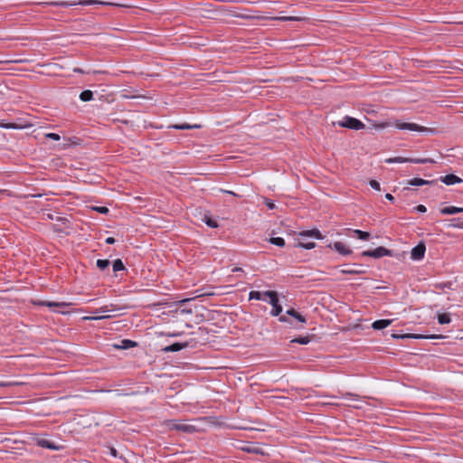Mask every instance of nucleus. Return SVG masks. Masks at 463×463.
<instances>
[{
	"label": "nucleus",
	"mask_w": 463,
	"mask_h": 463,
	"mask_svg": "<svg viewBox=\"0 0 463 463\" xmlns=\"http://www.w3.org/2000/svg\"><path fill=\"white\" fill-rule=\"evenodd\" d=\"M203 220L211 228H217L219 226L217 221L207 214L204 215Z\"/></svg>",
	"instance_id": "obj_27"
},
{
	"label": "nucleus",
	"mask_w": 463,
	"mask_h": 463,
	"mask_svg": "<svg viewBox=\"0 0 463 463\" xmlns=\"http://www.w3.org/2000/svg\"><path fill=\"white\" fill-rule=\"evenodd\" d=\"M94 210L102 214H107L109 213V208L106 206H98L95 207Z\"/></svg>",
	"instance_id": "obj_39"
},
{
	"label": "nucleus",
	"mask_w": 463,
	"mask_h": 463,
	"mask_svg": "<svg viewBox=\"0 0 463 463\" xmlns=\"http://www.w3.org/2000/svg\"><path fill=\"white\" fill-rule=\"evenodd\" d=\"M112 268L114 272L121 271L125 269V265L120 259H117L113 261Z\"/></svg>",
	"instance_id": "obj_30"
},
{
	"label": "nucleus",
	"mask_w": 463,
	"mask_h": 463,
	"mask_svg": "<svg viewBox=\"0 0 463 463\" xmlns=\"http://www.w3.org/2000/svg\"><path fill=\"white\" fill-rule=\"evenodd\" d=\"M266 206H267L269 209L273 210V209L275 208V203H274L272 201L268 200V201L266 202Z\"/></svg>",
	"instance_id": "obj_44"
},
{
	"label": "nucleus",
	"mask_w": 463,
	"mask_h": 463,
	"mask_svg": "<svg viewBox=\"0 0 463 463\" xmlns=\"http://www.w3.org/2000/svg\"><path fill=\"white\" fill-rule=\"evenodd\" d=\"M80 99L84 102L92 100L93 99V92L90 90H85L81 91L80 94Z\"/></svg>",
	"instance_id": "obj_26"
},
{
	"label": "nucleus",
	"mask_w": 463,
	"mask_h": 463,
	"mask_svg": "<svg viewBox=\"0 0 463 463\" xmlns=\"http://www.w3.org/2000/svg\"><path fill=\"white\" fill-rule=\"evenodd\" d=\"M92 314L96 315L95 317H90V319H93V320H102V319H107V318H109L110 316H99V309H95L93 311H91Z\"/></svg>",
	"instance_id": "obj_36"
},
{
	"label": "nucleus",
	"mask_w": 463,
	"mask_h": 463,
	"mask_svg": "<svg viewBox=\"0 0 463 463\" xmlns=\"http://www.w3.org/2000/svg\"><path fill=\"white\" fill-rule=\"evenodd\" d=\"M169 428H170V430H175L177 431H181L184 433H189V434L194 433L197 430L195 426L188 424L184 421H177V420H173L169 424Z\"/></svg>",
	"instance_id": "obj_6"
},
{
	"label": "nucleus",
	"mask_w": 463,
	"mask_h": 463,
	"mask_svg": "<svg viewBox=\"0 0 463 463\" xmlns=\"http://www.w3.org/2000/svg\"><path fill=\"white\" fill-rule=\"evenodd\" d=\"M385 198L391 202L394 201V197L391 194H386Z\"/></svg>",
	"instance_id": "obj_48"
},
{
	"label": "nucleus",
	"mask_w": 463,
	"mask_h": 463,
	"mask_svg": "<svg viewBox=\"0 0 463 463\" xmlns=\"http://www.w3.org/2000/svg\"><path fill=\"white\" fill-rule=\"evenodd\" d=\"M192 298H184L182 300L179 301V304L180 306H183L184 304H185L186 302H189Z\"/></svg>",
	"instance_id": "obj_50"
},
{
	"label": "nucleus",
	"mask_w": 463,
	"mask_h": 463,
	"mask_svg": "<svg viewBox=\"0 0 463 463\" xmlns=\"http://www.w3.org/2000/svg\"><path fill=\"white\" fill-rule=\"evenodd\" d=\"M292 343H297L299 345H307L310 342V336L305 335V336H298L291 340Z\"/></svg>",
	"instance_id": "obj_32"
},
{
	"label": "nucleus",
	"mask_w": 463,
	"mask_h": 463,
	"mask_svg": "<svg viewBox=\"0 0 463 463\" xmlns=\"http://www.w3.org/2000/svg\"><path fill=\"white\" fill-rule=\"evenodd\" d=\"M279 321L281 323L288 324L291 327H294L296 329H301L303 326H298L297 324H295L292 320H290L287 315H279Z\"/></svg>",
	"instance_id": "obj_24"
},
{
	"label": "nucleus",
	"mask_w": 463,
	"mask_h": 463,
	"mask_svg": "<svg viewBox=\"0 0 463 463\" xmlns=\"http://www.w3.org/2000/svg\"><path fill=\"white\" fill-rule=\"evenodd\" d=\"M344 396H350V397H354L355 401H358L359 400V396L356 395V394H354V393H351V392H345L344 394Z\"/></svg>",
	"instance_id": "obj_47"
},
{
	"label": "nucleus",
	"mask_w": 463,
	"mask_h": 463,
	"mask_svg": "<svg viewBox=\"0 0 463 463\" xmlns=\"http://www.w3.org/2000/svg\"><path fill=\"white\" fill-rule=\"evenodd\" d=\"M109 454L114 458L118 457V450L114 447L109 448Z\"/></svg>",
	"instance_id": "obj_43"
},
{
	"label": "nucleus",
	"mask_w": 463,
	"mask_h": 463,
	"mask_svg": "<svg viewBox=\"0 0 463 463\" xmlns=\"http://www.w3.org/2000/svg\"><path fill=\"white\" fill-rule=\"evenodd\" d=\"M0 128L5 129H21L24 127L16 123H7L5 120L0 121Z\"/></svg>",
	"instance_id": "obj_25"
},
{
	"label": "nucleus",
	"mask_w": 463,
	"mask_h": 463,
	"mask_svg": "<svg viewBox=\"0 0 463 463\" xmlns=\"http://www.w3.org/2000/svg\"><path fill=\"white\" fill-rule=\"evenodd\" d=\"M188 345H189L188 342H184V343L176 342V343H174L170 345H167V346L162 348V351L164 353L179 352V351L188 347Z\"/></svg>",
	"instance_id": "obj_11"
},
{
	"label": "nucleus",
	"mask_w": 463,
	"mask_h": 463,
	"mask_svg": "<svg viewBox=\"0 0 463 463\" xmlns=\"http://www.w3.org/2000/svg\"><path fill=\"white\" fill-rule=\"evenodd\" d=\"M137 345V343L135 342V341H132L130 339H123V340L120 341L119 344L114 345V347L117 348V349L127 350V349L135 347Z\"/></svg>",
	"instance_id": "obj_17"
},
{
	"label": "nucleus",
	"mask_w": 463,
	"mask_h": 463,
	"mask_svg": "<svg viewBox=\"0 0 463 463\" xmlns=\"http://www.w3.org/2000/svg\"><path fill=\"white\" fill-rule=\"evenodd\" d=\"M265 294L269 298V304L272 306L270 315L272 317H279L282 312V307L279 304L278 292L274 290H267Z\"/></svg>",
	"instance_id": "obj_2"
},
{
	"label": "nucleus",
	"mask_w": 463,
	"mask_h": 463,
	"mask_svg": "<svg viewBox=\"0 0 463 463\" xmlns=\"http://www.w3.org/2000/svg\"><path fill=\"white\" fill-rule=\"evenodd\" d=\"M165 335L169 337H177V336L182 335L183 333L182 332H173V333H165Z\"/></svg>",
	"instance_id": "obj_42"
},
{
	"label": "nucleus",
	"mask_w": 463,
	"mask_h": 463,
	"mask_svg": "<svg viewBox=\"0 0 463 463\" xmlns=\"http://www.w3.org/2000/svg\"><path fill=\"white\" fill-rule=\"evenodd\" d=\"M241 449L247 453H251V454H260V455H263V451L261 449V448H260L259 446L253 444V443H250L244 447L241 448Z\"/></svg>",
	"instance_id": "obj_21"
},
{
	"label": "nucleus",
	"mask_w": 463,
	"mask_h": 463,
	"mask_svg": "<svg viewBox=\"0 0 463 463\" xmlns=\"http://www.w3.org/2000/svg\"><path fill=\"white\" fill-rule=\"evenodd\" d=\"M393 126L400 129V130H411L420 133H427V134H433L436 132L434 128L423 127L420 125H418L416 123H407V122H402L400 120H395L393 122Z\"/></svg>",
	"instance_id": "obj_1"
},
{
	"label": "nucleus",
	"mask_w": 463,
	"mask_h": 463,
	"mask_svg": "<svg viewBox=\"0 0 463 463\" xmlns=\"http://www.w3.org/2000/svg\"><path fill=\"white\" fill-rule=\"evenodd\" d=\"M352 232L356 235L357 239L362 241H369L371 238V234L368 232L361 230H353Z\"/></svg>",
	"instance_id": "obj_23"
},
{
	"label": "nucleus",
	"mask_w": 463,
	"mask_h": 463,
	"mask_svg": "<svg viewBox=\"0 0 463 463\" xmlns=\"http://www.w3.org/2000/svg\"><path fill=\"white\" fill-rule=\"evenodd\" d=\"M414 210L419 212V213H426L427 208L423 204H419L416 207H414Z\"/></svg>",
	"instance_id": "obj_41"
},
{
	"label": "nucleus",
	"mask_w": 463,
	"mask_h": 463,
	"mask_svg": "<svg viewBox=\"0 0 463 463\" xmlns=\"http://www.w3.org/2000/svg\"><path fill=\"white\" fill-rule=\"evenodd\" d=\"M96 265L99 269L103 271V270L109 269L110 262L109 260H98L96 262Z\"/></svg>",
	"instance_id": "obj_31"
},
{
	"label": "nucleus",
	"mask_w": 463,
	"mask_h": 463,
	"mask_svg": "<svg viewBox=\"0 0 463 463\" xmlns=\"http://www.w3.org/2000/svg\"><path fill=\"white\" fill-rule=\"evenodd\" d=\"M392 338H411V339H442L444 338L441 335H420V334H404V335H398V334H392Z\"/></svg>",
	"instance_id": "obj_7"
},
{
	"label": "nucleus",
	"mask_w": 463,
	"mask_h": 463,
	"mask_svg": "<svg viewBox=\"0 0 463 463\" xmlns=\"http://www.w3.org/2000/svg\"><path fill=\"white\" fill-rule=\"evenodd\" d=\"M297 247L306 249V250H311L316 247V243L315 242H298Z\"/></svg>",
	"instance_id": "obj_35"
},
{
	"label": "nucleus",
	"mask_w": 463,
	"mask_h": 463,
	"mask_svg": "<svg viewBox=\"0 0 463 463\" xmlns=\"http://www.w3.org/2000/svg\"><path fill=\"white\" fill-rule=\"evenodd\" d=\"M463 213V207L447 206L440 209V213L443 215H451Z\"/></svg>",
	"instance_id": "obj_18"
},
{
	"label": "nucleus",
	"mask_w": 463,
	"mask_h": 463,
	"mask_svg": "<svg viewBox=\"0 0 463 463\" xmlns=\"http://www.w3.org/2000/svg\"><path fill=\"white\" fill-rule=\"evenodd\" d=\"M436 180H437V183L439 181H440L447 185H453L456 184H461L463 182L462 178H460L459 176H458L454 174H449V175L440 176Z\"/></svg>",
	"instance_id": "obj_10"
},
{
	"label": "nucleus",
	"mask_w": 463,
	"mask_h": 463,
	"mask_svg": "<svg viewBox=\"0 0 463 463\" xmlns=\"http://www.w3.org/2000/svg\"><path fill=\"white\" fill-rule=\"evenodd\" d=\"M33 304L37 305V306L48 307L51 308L68 306V304L65 302H52V301H44V300H39V301L33 302Z\"/></svg>",
	"instance_id": "obj_19"
},
{
	"label": "nucleus",
	"mask_w": 463,
	"mask_h": 463,
	"mask_svg": "<svg viewBox=\"0 0 463 463\" xmlns=\"http://www.w3.org/2000/svg\"><path fill=\"white\" fill-rule=\"evenodd\" d=\"M48 217L51 219V220H53V217L52 214H48Z\"/></svg>",
	"instance_id": "obj_55"
},
{
	"label": "nucleus",
	"mask_w": 463,
	"mask_h": 463,
	"mask_svg": "<svg viewBox=\"0 0 463 463\" xmlns=\"http://www.w3.org/2000/svg\"><path fill=\"white\" fill-rule=\"evenodd\" d=\"M286 315L295 318L298 322H299L301 324L307 323L306 317L303 316L302 314H300L299 312H298L297 310H295L294 308L288 309L286 311Z\"/></svg>",
	"instance_id": "obj_15"
},
{
	"label": "nucleus",
	"mask_w": 463,
	"mask_h": 463,
	"mask_svg": "<svg viewBox=\"0 0 463 463\" xmlns=\"http://www.w3.org/2000/svg\"><path fill=\"white\" fill-rule=\"evenodd\" d=\"M225 193L230 194H232V195H236V194H235L233 192H232V191H225Z\"/></svg>",
	"instance_id": "obj_52"
},
{
	"label": "nucleus",
	"mask_w": 463,
	"mask_h": 463,
	"mask_svg": "<svg viewBox=\"0 0 463 463\" xmlns=\"http://www.w3.org/2000/svg\"><path fill=\"white\" fill-rule=\"evenodd\" d=\"M338 125L353 130H360L365 128V125L361 120L350 116H345L342 121L338 122Z\"/></svg>",
	"instance_id": "obj_4"
},
{
	"label": "nucleus",
	"mask_w": 463,
	"mask_h": 463,
	"mask_svg": "<svg viewBox=\"0 0 463 463\" xmlns=\"http://www.w3.org/2000/svg\"><path fill=\"white\" fill-rule=\"evenodd\" d=\"M279 20H280V21H298L299 19L298 17H294V16H283V17H279Z\"/></svg>",
	"instance_id": "obj_40"
},
{
	"label": "nucleus",
	"mask_w": 463,
	"mask_h": 463,
	"mask_svg": "<svg viewBox=\"0 0 463 463\" xmlns=\"http://www.w3.org/2000/svg\"><path fill=\"white\" fill-rule=\"evenodd\" d=\"M330 248L335 249L339 254L343 256H347L352 254V250L348 248L345 243L341 241H335L334 245H329Z\"/></svg>",
	"instance_id": "obj_12"
},
{
	"label": "nucleus",
	"mask_w": 463,
	"mask_h": 463,
	"mask_svg": "<svg viewBox=\"0 0 463 463\" xmlns=\"http://www.w3.org/2000/svg\"><path fill=\"white\" fill-rule=\"evenodd\" d=\"M451 321L450 316L448 313H441L438 315V322L440 325L449 324Z\"/></svg>",
	"instance_id": "obj_28"
},
{
	"label": "nucleus",
	"mask_w": 463,
	"mask_h": 463,
	"mask_svg": "<svg viewBox=\"0 0 463 463\" xmlns=\"http://www.w3.org/2000/svg\"><path fill=\"white\" fill-rule=\"evenodd\" d=\"M300 237H312L317 240H322L324 237L317 229L306 230L298 233Z\"/></svg>",
	"instance_id": "obj_14"
},
{
	"label": "nucleus",
	"mask_w": 463,
	"mask_h": 463,
	"mask_svg": "<svg viewBox=\"0 0 463 463\" xmlns=\"http://www.w3.org/2000/svg\"><path fill=\"white\" fill-rule=\"evenodd\" d=\"M74 72H80V73H82V72H83V71H82L81 69H80V68H76V69H74Z\"/></svg>",
	"instance_id": "obj_51"
},
{
	"label": "nucleus",
	"mask_w": 463,
	"mask_h": 463,
	"mask_svg": "<svg viewBox=\"0 0 463 463\" xmlns=\"http://www.w3.org/2000/svg\"><path fill=\"white\" fill-rule=\"evenodd\" d=\"M45 137L55 141H59L61 139V136L57 133H47Z\"/></svg>",
	"instance_id": "obj_37"
},
{
	"label": "nucleus",
	"mask_w": 463,
	"mask_h": 463,
	"mask_svg": "<svg viewBox=\"0 0 463 463\" xmlns=\"http://www.w3.org/2000/svg\"><path fill=\"white\" fill-rule=\"evenodd\" d=\"M386 163H413V164H426V163H435V161L431 158H410V157H402V156H395L392 158H388L385 160Z\"/></svg>",
	"instance_id": "obj_5"
},
{
	"label": "nucleus",
	"mask_w": 463,
	"mask_h": 463,
	"mask_svg": "<svg viewBox=\"0 0 463 463\" xmlns=\"http://www.w3.org/2000/svg\"><path fill=\"white\" fill-rule=\"evenodd\" d=\"M392 320L391 319H378L372 324V327L374 330H382L389 326L392 324Z\"/></svg>",
	"instance_id": "obj_20"
},
{
	"label": "nucleus",
	"mask_w": 463,
	"mask_h": 463,
	"mask_svg": "<svg viewBox=\"0 0 463 463\" xmlns=\"http://www.w3.org/2000/svg\"><path fill=\"white\" fill-rule=\"evenodd\" d=\"M354 408H360L361 406L355 404V405H354Z\"/></svg>",
	"instance_id": "obj_57"
},
{
	"label": "nucleus",
	"mask_w": 463,
	"mask_h": 463,
	"mask_svg": "<svg viewBox=\"0 0 463 463\" xmlns=\"http://www.w3.org/2000/svg\"><path fill=\"white\" fill-rule=\"evenodd\" d=\"M182 312L191 313V312H192V310H184H184H182Z\"/></svg>",
	"instance_id": "obj_54"
},
{
	"label": "nucleus",
	"mask_w": 463,
	"mask_h": 463,
	"mask_svg": "<svg viewBox=\"0 0 463 463\" xmlns=\"http://www.w3.org/2000/svg\"><path fill=\"white\" fill-rule=\"evenodd\" d=\"M363 257H371L373 259H380L384 256L392 257L393 251L386 249L385 247L379 246L373 250H367L361 253Z\"/></svg>",
	"instance_id": "obj_3"
},
{
	"label": "nucleus",
	"mask_w": 463,
	"mask_h": 463,
	"mask_svg": "<svg viewBox=\"0 0 463 463\" xmlns=\"http://www.w3.org/2000/svg\"><path fill=\"white\" fill-rule=\"evenodd\" d=\"M169 128H174L176 130H188V129H198L201 128L198 124H188V123H183V124H173L168 127Z\"/></svg>",
	"instance_id": "obj_16"
},
{
	"label": "nucleus",
	"mask_w": 463,
	"mask_h": 463,
	"mask_svg": "<svg viewBox=\"0 0 463 463\" xmlns=\"http://www.w3.org/2000/svg\"><path fill=\"white\" fill-rule=\"evenodd\" d=\"M120 459H123L124 461H127V459L123 456H119Z\"/></svg>",
	"instance_id": "obj_53"
},
{
	"label": "nucleus",
	"mask_w": 463,
	"mask_h": 463,
	"mask_svg": "<svg viewBox=\"0 0 463 463\" xmlns=\"http://www.w3.org/2000/svg\"><path fill=\"white\" fill-rule=\"evenodd\" d=\"M269 241L278 247L285 246V240L281 237H271Z\"/></svg>",
	"instance_id": "obj_33"
},
{
	"label": "nucleus",
	"mask_w": 463,
	"mask_h": 463,
	"mask_svg": "<svg viewBox=\"0 0 463 463\" xmlns=\"http://www.w3.org/2000/svg\"><path fill=\"white\" fill-rule=\"evenodd\" d=\"M370 186L374 189V190H377V191H380L381 190V185H380V183L376 180H371L370 181Z\"/></svg>",
	"instance_id": "obj_38"
},
{
	"label": "nucleus",
	"mask_w": 463,
	"mask_h": 463,
	"mask_svg": "<svg viewBox=\"0 0 463 463\" xmlns=\"http://www.w3.org/2000/svg\"><path fill=\"white\" fill-rule=\"evenodd\" d=\"M265 293H266V291L261 292V291L252 290L249 294V298L250 300L251 299H256V300H263V301H265L266 300V297H268Z\"/></svg>",
	"instance_id": "obj_22"
},
{
	"label": "nucleus",
	"mask_w": 463,
	"mask_h": 463,
	"mask_svg": "<svg viewBox=\"0 0 463 463\" xmlns=\"http://www.w3.org/2000/svg\"><path fill=\"white\" fill-rule=\"evenodd\" d=\"M353 266H361L360 264L354 263Z\"/></svg>",
	"instance_id": "obj_56"
},
{
	"label": "nucleus",
	"mask_w": 463,
	"mask_h": 463,
	"mask_svg": "<svg viewBox=\"0 0 463 463\" xmlns=\"http://www.w3.org/2000/svg\"><path fill=\"white\" fill-rule=\"evenodd\" d=\"M35 444L41 448L49 449L51 450H60L62 449V446L57 445L53 441L44 438H36Z\"/></svg>",
	"instance_id": "obj_9"
},
{
	"label": "nucleus",
	"mask_w": 463,
	"mask_h": 463,
	"mask_svg": "<svg viewBox=\"0 0 463 463\" xmlns=\"http://www.w3.org/2000/svg\"><path fill=\"white\" fill-rule=\"evenodd\" d=\"M56 220H57L58 222H62V223H65V222H68V220H67L66 218H64V217H56Z\"/></svg>",
	"instance_id": "obj_49"
},
{
	"label": "nucleus",
	"mask_w": 463,
	"mask_h": 463,
	"mask_svg": "<svg viewBox=\"0 0 463 463\" xmlns=\"http://www.w3.org/2000/svg\"><path fill=\"white\" fill-rule=\"evenodd\" d=\"M449 226L463 229V221L460 218H452Z\"/></svg>",
	"instance_id": "obj_34"
},
{
	"label": "nucleus",
	"mask_w": 463,
	"mask_h": 463,
	"mask_svg": "<svg viewBox=\"0 0 463 463\" xmlns=\"http://www.w3.org/2000/svg\"><path fill=\"white\" fill-rule=\"evenodd\" d=\"M105 241L107 244H114L116 240L113 237H108Z\"/></svg>",
	"instance_id": "obj_46"
},
{
	"label": "nucleus",
	"mask_w": 463,
	"mask_h": 463,
	"mask_svg": "<svg viewBox=\"0 0 463 463\" xmlns=\"http://www.w3.org/2000/svg\"><path fill=\"white\" fill-rule=\"evenodd\" d=\"M340 272L345 275H361L365 273V270L355 269H341Z\"/></svg>",
	"instance_id": "obj_29"
},
{
	"label": "nucleus",
	"mask_w": 463,
	"mask_h": 463,
	"mask_svg": "<svg viewBox=\"0 0 463 463\" xmlns=\"http://www.w3.org/2000/svg\"><path fill=\"white\" fill-rule=\"evenodd\" d=\"M99 313H100V312H102V313H106V312L110 311V309L109 308V306H103V307H101L100 308H99Z\"/></svg>",
	"instance_id": "obj_45"
},
{
	"label": "nucleus",
	"mask_w": 463,
	"mask_h": 463,
	"mask_svg": "<svg viewBox=\"0 0 463 463\" xmlns=\"http://www.w3.org/2000/svg\"><path fill=\"white\" fill-rule=\"evenodd\" d=\"M426 251V245L424 242H419L415 247L412 248L411 252V259L413 260H420L424 258Z\"/></svg>",
	"instance_id": "obj_8"
},
{
	"label": "nucleus",
	"mask_w": 463,
	"mask_h": 463,
	"mask_svg": "<svg viewBox=\"0 0 463 463\" xmlns=\"http://www.w3.org/2000/svg\"><path fill=\"white\" fill-rule=\"evenodd\" d=\"M437 184V180H425V179H422V178H419V177H416V178H412V179H410L407 181V184L409 185H411V186H421V185H430V184Z\"/></svg>",
	"instance_id": "obj_13"
}]
</instances>
